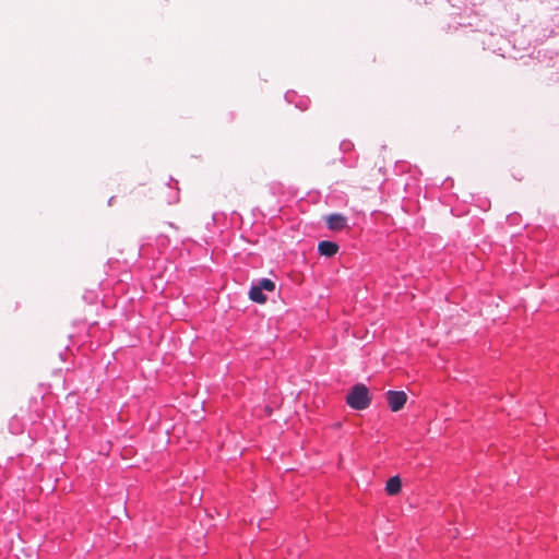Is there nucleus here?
I'll return each mask as SVG.
<instances>
[{"label": "nucleus", "instance_id": "obj_1", "mask_svg": "<svg viewBox=\"0 0 559 559\" xmlns=\"http://www.w3.org/2000/svg\"><path fill=\"white\" fill-rule=\"evenodd\" d=\"M346 403L354 409H366L371 403L368 388L362 383L355 384L346 395Z\"/></svg>", "mask_w": 559, "mask_h": 559}, {"label": "nucleus", "instance_id": "obj_2", "mask_svg": "<svg viewBox=\"0 0 559 559\" xmlns=\"http://www.w3.org/2000/svg\"><path fill=\"white\" fill-rule=\"evenodd\" d=\"M385 396L388 405L392 412L401 411L407 402V395L404 391L390 390L386 392Z\"/></svg>", "mask_w": 559, "mask_h": 559}, {"label": "nucleus", "instance_id": "obj_3", "mask_svg": "<svg viewBox=\"0 0 559 559\" xmlns=\"http://www.w3.org/2000/svg\"><path fill=\"white\" fill-rule=\"evenodd\" d=\"M325 222L328 228L333 231L343 230L347 225L346 216L338 213L330 214L329 216H326Z\"/></svg>", "mask_w": 559, "mask_h": 559}, {"label": "nucleus", "instance_id": "obj_4", "mask_svg": "<svg viewBox=\"0 0 559 559\" xmlns=\"http://www.w3.org/2000/svg\"><path fill=\"white\" fill-rule=\"evenodd\" d=\"M318 250L321 255L332 257L337 252L338 246L333 241L324 240L319 243Z\"/></svg>", "mask_w": 559, "mask_h": 559}, {"label": "nucleus", "instance_id": "obj_5", "mask_svg": "<svg viewBox=\"0 0 559 559\" xmlns=\"http://www.w3.org/2000/svg\"><path fill=\"white\" fill-rule=\"evenodd\" d=\"M402 481L399 476H393L388 479L385 485V491L389 496H395L401 492Z\"/></svg>", "mask_w": 559, "mask_h": 559}, {"label": "nucleus", "instance_id": "obj_6", "mask_svg": "<svg viewBox=\"0 0 559 559\" xmlns=\"http://www.w3.org/2000/svg\"><path fill=\"white\" fill-rule=\"evenodd\" d=\"M249 298L258 304H264L266 301V295L259 284L252 285L249 290Z\"/></svg>", "mask_w": 559, "mask_h": 559}, {"label": "nucleus", "instance_id": "obj_7", "mask_svg": "<svg viewBox=\"0 0 559 559\" xmlns=\"http://www.w3.org/2000/svg\"><path fill=\"white\" fill-rule=\"evenodd\" d=\"M263 292L273 293L275 290V282H258Z\"/></svg>", "mask_w": 559, "mask_h": 559}]
</instances>
